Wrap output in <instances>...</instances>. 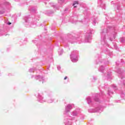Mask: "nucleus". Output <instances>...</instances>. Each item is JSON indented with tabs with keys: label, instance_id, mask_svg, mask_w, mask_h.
<instances>
[{
	"label": "nucleus",
	"instance_id": "1",
	"mask_svg": "<svg viewBox=\"0 0 125 125\" xmlns=\"http://www.w3.org/2000/svg\"><path fill=\"white\" fill-rule=\"evenodd\" d=\"M76 4H79V3H78V1L74 2V3H73V5L74 8L77 7V6H75Z\"/></svg>",
	"mask_w": 125,
	"mask_h": 125
},
{
	"label": "nucleus",
	"instance_id": "2",
	"mask_svg": "<svg viewBox=\"0 0 125 125\" xmlns=\"http://www.w3.org/2000/svg\"><path fill=\"white\" fill-rule=\"evenodd\" d=\"M64 80H67V76H65L64 78Z\"/></svg>",
	"mask_w": 125,
	"mask_h": 125
},
{
	"label": "nucleus",
	"instance_id": "3",
	"mask_svg": "<svg viewBox=\"0 0 125 125\" xmlns=\"http://www.w3.org/2000/svg\"><path fill=\"white\" fill-rule=\"evenodd\" d=\"M8 25H11V22H9V23H8Z\"/></svg>",
	"mask_w": 125,
	"mask_h": 125
}]
</instances>
